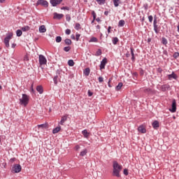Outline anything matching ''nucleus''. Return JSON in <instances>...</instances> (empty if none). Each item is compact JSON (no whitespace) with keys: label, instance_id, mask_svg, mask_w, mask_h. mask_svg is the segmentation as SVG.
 <instances>
[{"label":"nucleus","instance_id":"obj_18","mask_svg":"<svg viewBox=\"0 0 179 179\" xmlns=\"http://www.w3.org/2000/svg\"><path fill=\"white\" fill-rule=\"evenodd\" d=\"M36 91L39 92V94H43V93H44V89L42 85H38L36 87Z\"/></svg>","mask_w":179,"mask_h":179},{"label":"nucleus","instance_id":"obj_61","mask_svg":"<svg viewBox=\"0 0 179 179\" xmlns=\"http://www.w3.org/2000/svg\"><path fill=\"white\" fill-rule=\"evenodd\" d=\"M144 9H145V10H148V4H145V5H144Z\"/></svg>","mask_w":179,"mask_h":179},{"label":"nucleus","instance_id":"obj_47","mask_svg":"<svg viewBox=\"0 0 179 179\" xmlns=\"http://www.w3.org/2000/svg\"><path fill=\"white\" fill-rule=\"evenodd\" d=\"M148 20L150 23H152L153 22V16L152 15H149L148 16Z\"/></svg>","mask_w":179,"mask_h":179},{"label":"nucleus","instance_id":"obj_48","mask_svg":"<svg viewBox=\"0 0 179 179\" xmlns=\"http://www.w3.org/2000/svg\"><path fill=\"white\" fill-rule=\"evenodd\" d=\"M123 174H124V176H128L129 174L128 169H124L123 171Z\"/></svg>","mask_w":179,"mask_h":179},{"label":"nucleus","instance_id":"obj_55","mask_svg":"<svg viewBox=\"0 0 179 179\" xmlns=\"http://www.w3.org/2000/svg\"><path fill=\"white\" fill-rule=\"evenodd\" d=\"M163 54H164V55H166V57H169V52H167V50H164Z\"/></svg>","mask_w":179,"mask_h":179},{"label":"nucleus","instance_id":"obj_57","mask_svg":"<svg viewBox=\"0 0 179 179\" xmlns=\"http://www.w3.org/2000/svg\"><path fill=\"white\" fill-rule=\"evenodd\" d=\"M10 162H11V163H13V162H16V158H11L10 159Z\"/></svg>","mask_w":179,"mask_h":179},{"label":"nucleus","instance_id":"obj_43","mask_svg":"<svg viewBox=\"0 0 179 179\" xmlns=\"http://www.w3.org/2000/svg\"><path fill=\"white\" fill-rule=\"evenodd\" d=\"M31 92H32V93H36V90H34V83H32L31 85Z\"/></svg>","mask_w":179,"mask_h":179},{"label":"nucleus","instance_id":"obj_9","mask_svg":"<svg viewBox=\"0 0 179 179\" xmlns=\"http://www.w3.org/2000/svg\"><path fill=\"white\" fill-rule=\"evenodd\" d=\"M144 93H147V94H156V90L152 88H145L143 90Z\"/></svg>","mask_w":179,"mask_h":179},{"label":"nucleus","instance_id":"obj_41","mask_svg":"<svg viewBox=\"0 0 179 179\" xmlns=\"http://www.w3.org/2000/svg\"><path fill=\"white\" fill-rule=\"evenodd\" d=\"M63 50L65 51V52H69V51H71V46H66Z\"/></svg>","mask_w":179,"mask_h":179},{"label":"nucleus","instance_id":"obj_10","mask_svg":"<svg viewBox=\"0 0 179 179\" xmlns=\"http://www.w3.org/2000/svg\"><path fill=\"white\" fill-rule=\"evenodd\" d=\"M64 0H50V3L52 6H57V5H60Z\"/></svg>","mask_w":179,"mask_h":179},{"label":"nucleus","instance_id":"obj_40","mask_svg":"<svg viewBox=\"0 0 179 179\" xmlns=\"http://www.w3.org/2000/svg\"><path fill=\"white\" fill-rule=\"evenodd\" d=\"M75 29L76 30H80V29H82V27H80V24L76 23L75 26Z\"/></svg>","mask_w":179,"mask_h":179},{"label":"nucleus","instance_id":"obj_17","mask_svg":"<svg viewBox=\"0 0 179 179\" xmlns=\"http://www.w3.org/2000/svg\"><path fill=\"white\" fill-rule=\"evenodd\" d=\"M130 51H131V61H132V62H135V59H135V53H134L135 50L134 49V48L131 47Z\"/></svg>","mask_w":179,"mask_h":179},{"label":"nucleus","instance_id":"obj_24","mask_svg":"<svg viewBox=\"0 0 179 179\" xmlns=\"http://www.w3.org/2000/svg\"><path fill=\"white\" fill-rule=\"evenodd\" d=\"M84 75L85 76H89V75H90V68H86L84 70Z\"/></svg>","mask_w":179,"mask_h":179},{"label":"nucleus","instance_id":"obj_54","mask_svg":"<svg viewBox=\"0 0 179 179\" xmlns=\"http://www.w3.org/2000/svg\"><path fill=\"white\" fill-rule=\"evenodd\" d=\"M92 16H93V19L94 20H96V13L94 11H92Z\"/></svg>","mask_w":179,"mask_h":179},{"label":"nucleus","instance_id":"obj_15","mask_svg":"<svg viewBox=\"0 0 179 179\" xmlns=\"http://www.w3.org/2000/svg\"><path fill=\"white\" fill-rule=\"evenodd\" d=\"M37 127L38 129L41 128V129H48V123L45 122V123L42 124H38Z\"/></svg>","mask_w":179,"mask_h":179},{"label":"nucleus","instance_id":"obj_12","mask_svg":"<svg viewBox=\"0 0 179 179\" xmlns=\"http://www.w3.org/2000/svg\"><path fill=\"white\" fill-rule=\"evenodd\" d=\"M53 19H57V20H61L64 17V14H58L57 13H54Z\"/></svg>","mask_w":179,"mask_h":179},{"label":"nucleus","instance_id":"obj_21","mask_svg":"<svg viewBox=\"0 0 179 179\" xmlns=\"http://www.w3.org/2000/svg\"><path fill=\"white\" fill-rule=\"evenodd\" d=\"M47 31V29H45V25H41L39 27V32L40 33H45Z\"/></svg>","mask_w":179,"mask_h":179},{"label":"nucleus","instance_id":"obj_34","mask_svg":"<svg viewBox=\"0 0 179 179\" xmlns=\"http://www.w3.org/2000/svg\"><path fill=\"white\" fill-rule=\"evenodd\" d=\"M17 37H20L23 34V32L20 29H17L16 31Z\"/></svg>","mask_w":179,"mask_h":179},{"label":"nucleus","instance_id":"obj_53","mask_svg":"<svg viewBox=\"0 0 179 179\" xmlns=\"http://www.w3.org/2000/svg\"><path fill=\"white\" fill-rule=\"evenodd\" d=\"M88 96L89 97H92V96H93V92H92L90 90H88Z\"/></svg>","mask_w":179,"mask_h":179},{"label":"nucleus","instance_id":"obj_29","mask_svg":"<svg viewBox=\"0 0 179 179\" xmlns=\"http://www.w3.org/2000/svg\"><path fill=\"white\" fill-rule=\"evenodd\" d=\"M122 83H119L118 85L116 86L115 89L117 91L121 90V87H122Z\"/></svg>","mask_w":179,"mask_h":179},{"label":"nucleus","instance_id":"obj_4","mask_svg":"<svg viewBox=\"0 0 179 179\" xmlns=\"http://www.w3.org/2000/svg\"><path fill=\"white\" fill-rule=\"evenodd\" d=\"M12 37H13V33L11 32L9 33L4 38V44L7 48H9V41H10Z\"/></svg>","mask_w":179,"mask_h":179},{"label":"nucleus","instance_id":"obj_64","mask_svg":"<svg viewBox=\"0 0 179 179\" xmlns=\"http://www.w3.org/2000/svg\"><path fill=\"white\" fill-rule=\"evenodd\" d=\"M70 10L69 7L66 6L65 10Z\"/></svg>","mask_w":179,"mask_h":179},{"label":"nucleus","instance_id":"obj_62","mask_svg":"<svg viewBox=\"0 0 179 179\" xmlns=\"http://www.w3.org/2000/svg\"><path fill=\"white\" fill-rule=\"evenodd\" d=\"M104 15H105L106 16H108V11H105V12H104Z\"/></svg>","mask_w":179,"mask_h":179},{"label":"nucleus","instance_id":"obj_46","mask_svg":"<svg viewBox=\"0 0 179 179\" xmlns=\"http://www.w3.org/2000/svg\"><path fill=\"white\" fill-rule=\"evenodd\" d=\"M157 72L158 73H162V72H163V69H162V67L157 68Z\"/></svg>","mask_w":179,"mask_h":179},{"label":"nucleus","instance_id":"obj_30","mask_svg":"<svg viewBox=\"0 0 179 179\" xmlns=\"http://www.w3.org/2000/svg\"><path fill=\"white\" fill-rule=\"evenodd\" d=\"M21 30H22L23 31H29V30H30V27L29 26H25L21 28Z\"/></svg>","mask_w":179,"mask_h":179},{"label":"nucleus","instance_id":"obj_27","mask_svg":"<svg viewBox=\"0 0 179 179\" xmlns=\"http://www.w3.org/2000/svg\"><path fill=\"white\" fill-rule=\"evenodd\" d=\"M83 135L85 136V138H89L90 133L87 132V130L85 129L82 131Z\"/></svg>","mask_w":179,"mask_h":179},{"label":"nucleus","instance_id":"obj_6","mask_svg":"<svg viewBox=\"0 0 179 179\" xmlns=\"http://www.w3.org/2000/svg\"><path fill=\"white\" fill-rule=\"evenodd\" d=\"M38 5H41L43 8H48V1L46 0H38L36 6H38Z\"/></svg>","mask_w":179,"mask_h":179},{"label":"nucleus","instance_id":"obj_7","mask_svg":"<svg viewBox=\"0 0 179 179\" xmlns=\"http://www.w3.org/2000/svg\"><path fill=\"white\" fill-rule=\"evenodd\" d=\"M39 64L40 65H47V59L43 55H39Z\"/></svg>","mask_w":179,"mask_h":179},{"label":"nucleus","instance_id":"obj_58","mask_svg":"<svg viewBox=\"0 0 179 179\" xmlns=\"http://www.w3.org/2000/svg\"><path fill=\"white\" fill-rule=\"evenodd\" d=\"M111 80H113V78H109V80H108V86H109V87H111V85H110V82H111Z\"/></svg>","mask_w":179,"mask_h":179},{"label":"nucleus","instance_id":"obj_11","mask_svg":"<svg viewBox=\"0 0 179 179\" xmlns=\"http://www.w3.org/2000/svg\"><path fill=\"white\" fill-rule=\"evenodd\" d=\"M106 64H107V58L104 57L101 62L100 69H104L106 68Z\"/></svg>","mask_w":179,"mask_h":179},{"label":"nucleus","instance_id":"obj_38","mask_svg":"<svg viewBox=\"0 0 179 179\" xmlns=\"http://www.w3.org/2000/svg\"><path fill=\"white\" fill-rule=\"evenodd\" d=\"M56 43H61L62 41V37L61 36H57L55 39Z\"/></svg>","mask_w":179,"mask_h":179},{"label":"nucleus","instance_id":"obj_14","mask_svg":"<svg viewBox=\"0 0 179 179\" xmlns=\"http://www.w3.org/2000/svg\"><path fill=\"white\" fill-rule=\"evenodd\" d=\"M170 89V85L169 84H164L161 86V90L162 92H167Z\"/></svg>","mask_w":179,"mask_h":179},{"label":"nucleus","instance_id":"obj_20","mask_svg":"<svg viewBox=\"0 0 179 179\" xmlns=\"http://www.w3.org/2000/svg\"><path fill=\"white\" fill-rule=\"evenodd\" d=\"M152 127L154 128V129H157V128H159V121L157 120H155L152 124Z\"/></svg>","mask_w":179,"mask_h":179},{"label":"nucleus","instance_id":"obj_45","mask_svg":"<svg viewBox=\"0 0 179 179\" xmlns=\"http://www.w3.org/2000/svg\"><path fill=\"white\" fill-rule=\"evenodd\" d=\"M66 20L67 22H71V15L66 14Z\"/></svg>","mask_w":179,"mask_h":179},{"label":"nucleus","instance_id":"obj_8","mask_svg":"<svg viewBox=\"0 0 179 179\" xmlns=\"http://www.w3.org/2000/svg\"><path fill=\"white\" fill-rule=\"evenodd\" d=\"M171 113H176L177 111V102H176V99L172 101L171 109H169Z\"/></svg>","mask_w":179,"mask_h":179},{"label":"nucleus","instance_id":"obj_44","mask_svg":"<svg viewBox=\"0 0 179 179\" xmlns=\"http://www.w3.org/2000/svg\"><path fill=\"white\" fill-rule=\"evenodd\" d=\"M62 73V70L58 69L56 71V75H57V76H59Z\"/></svg>","mask_w":179,"mask_h":179},{"label":"nucleus","instance_id":"obj_19","mask_svg":"<svg viewBox=\"0 0 179 179\" xmlns=\"http://www.w3.org/2000/svg\"><path fill=\"white\" fill-rule=\"evenodd\" d=\"M66 120H68V116H66V115L62 116L60 122H59V125H64V124L65 121H66Z\"/></svg>","mask_w":179,"mask_h":179},{"label":"nucleus","instance_id":"obj_56","mask_svg":"<svg viewBox=\"0 0 179 179\" xmlns=\"http://www.w3.org/2000/svg\"><path fill=\"white\" fill-rule=\"evenodd\" d=\"M76 150H79L80 149V146L79 145H76L75 147Z\"/></svg>","mask_w":179,"mask_h":179},{"label":"nucleus","instance_id":"obj_13","mask_svg":"<svg viewBox=\"0 0 179 179\" xmlns=\"http://www.w3.org/2000/svg\"><path fill=\"white\" fill-rule=\"evenodd\" d=\"M138 132H141V134H146V129L143 124H141L138 127Z\"/></svg>","mask_w":179,"mask_h":179},{"label":"nucleus","instance_id":"obj_32","mask_svg":"<svg viewBox=\"0 0 179 179\" xmlns=\"http://www.w3.org/2000/svg\"><path fill=\"white\" fill-rule=\"evenodd\" d=\"M113 4L115 6V8L120 6V3H119L120 0H113Z\"/></svg>","mask_w":179,"mask_h":179},{"label":"nucleus","instance_id":"obj_28","mask_svg":"<svg viewBox=\"0 0 179 179\" xmlns=\"http://www.w3.org/2000/svg\"><path fill=\"white\" fill-rule=\"evenodd\" d=\"M58 79H59V76H58V75H56L53 78V82H54L55 85H58Z\"/></svg>","mask_w":179,"mask_h":179},{"label":"nucleus","instance_id":"obj_23","mask_svg":"<svg viewBox=\"0 0 179 179\" xmlns=\"http://www.w3.org/2000/svg\"><path fill=\"white\" fill-rule=\"evenodd\" d=\"M61 131V127L58 126L52 130V134H58Z\"/></svg>","mask_w":179,"mask_h":179},{"label":"nucleus","instance_id":"obj_51","mask_svg":"<svg viewBox=\"0 0 179 179\" xmlns=\"http://www.w3.org/2000/svg\"><path fill=\"white\" fill-rule=\"evenodd\" d=\"M65 33L66 34H67V36H69V34H71V29H66Z\"/></svg>","mask_w":179,"mask_h":179},{"label":"nucleus","instance_id":"obj_1","mask_svg":"<svg viewBox=\"0 0 179 179\" xmlns=\"http://www.w3.org/2000/svg\"><path fill=\"white\" fill-rule=\"evenodd\" d=\"M122 170V165L118 164V162L117 161H113V176L114 177H117L118 178H120V177H121V175H120V173H121Z\"/></svg>","mask_w":179,"mask_h":179},{"label":"nucleus","instance_id":"obj_26","mask_svg":"<svg viewBox=\"0 0 179 179\" xmlns=\"http://www.w3.org/2000/svg\"><path fill=\"white\" fill-rule=\"evenodd\" d=\"M125 24V21L124 20H121L119 21V23H118V27H124Z\"/></svg>","mask_w":179,"mask_h":179},{"label":"nucleus","instance_id":"obj_35","mask_svg":"<svg viewBox=\"0 0 179 179\" xmlns=\"http://www.w3.org/2000/svg\"><path fill=\"white\" fill-rule=\"evenodd\" d=\"M68 65L69 66H73L75 65V62L72 59H70L68 61Z\"/></svg>","mask_w":179,"mask_h":179},{"label":"nucleus","instance_id":"obj_50","mask_svg":"<svg viewBox=\"0 0 179 179\" xmlns=\"http://www.w3.org/2000/svg\"><path fill=\"white\" fill-rule=\"evenodd\" d=\"M98 80L100 83L104 82V78H103V77H99Z\"/></svg>","mask_w":179,"mask_h":179},{"label":"nucleus","instance_id":"obj_16","mask_svg":"<svg viewBox=\"0 0 179 179\" xmlns=\"http://www.w3.org/2000/svg\"><path fill=\"white\" fill-rule=\"evenodd\" d=\"M178 76H177V74L174 73V71L172 72L171 74L168 75V79L169 80H171L172 79H177Z\"/></svg>","mask_w":179,"mask_h":179},{"label":"nucleus","instance_id":"obj_5","mask_svg":"<svg viewBox=\"0 0 179 179\" xmlns=\"http://www.w3.org/2000/svg\"><path fill=\"white\" fill-rule=\"evenodd\" d=\"M153 27L154 31H155L156 34H159L160 29H159V26L157 25V17L156 15L154 16Z\"/></svg>","mask_w":179,"mask_h":179},{"label":"nucleus","instance_id":"obj_63","mask_svg":"<svg viewBox=\"0 0 179 179\" xmlns=\"http://www.w3.org/2000/svg\"><path fill=\"white\" fill-rule=\"evenodd\" d=\"M71 37L72 40H75V38H75V35H73H73H71Z\"/></svg>","mask_w":179,"mask_h":179},{"label":"nucleus","instance_id":"obj_37","mask_svg":"<svg viewBox=\"0 0 179 179\" xmlns=\"http://www.w3.org/2000/svg\"><path fill=\"white\" fill-rule=\"evenodd\" d=\"M97 41H98V40H97V38H96V37H92L90 40V43H97Z\"/></svg>","mask_w":179,"mask_h":179},{"label":"nucleus","instance_id":"obj_52","mask_svg":"<svg viewBox=\"0 0 179 179\" xmlns=\"http://www.w3.org/2000/svg\"><path fill=\"white\" fill-rule=\"evenodd\" d=\"M24 61H29V55H26L24 57Z\"/></svg>","mask_w":179,"mask_h":179},{"label":"nucleus","instance_id":"obj_31","mask_svg":"<svg viewBox=\"0 0 179 179\" xmlns=\"http://www.w3.org/2000/svg\"><path fill=\"white\" fill-rule=\"evenodd\" d=\"M167 39L165 38V37H162V43L164 45H167Z\"/></svg>","mask_w":179,"mask_h":179},{"label":"nucleus","instance_id":"obj_3","mask_svg":"<svg viewBox=\"0 0 179 179\" xmlns=\"http://www.w3.org/2000/svg\"><path fill=\"white\" fill-rule=\"evenodd\" d=\"M22 171V166L20 164H14L11 169V173H13L14 174L16 173H20Z\"/></svg>","mask_w":179,"mask_h":179},{"label":"nucleus","instance_id":"obj_22","mask_svg":"<svg viewBox=\"0 0 179 179\" xmlns=\"http://www.w3.org/2000/svg\"><path fill=\"white\" fill-rule=\"evenodd\" d=\"M64 43H65L66 45H72V40H71L69 38H66L64 40Z\"/></svg>","mask_w":179,"mask_h":179},{"label":"nucleus","instance_id":"obj_49","mask_svg":"<svg viewBox=\"0 0 179 179\" xmlns=\"http://www.w3.org/2000/svg\"><path fill=\"white\" fill-rule=\"evenodd\" d=\"M80 37V34H76V41H79V38Z\"/></svg>","mask_w":179,"mask_h":179},{"label":"nucleus","instance_id":"obj_39","mask_svg":"<svg viewBox=\"0 0 179 179\" xmlns=\"http://www.w3.org/2000/svg\"><path fill=\"white\" fill-rule=\"evenodd\" d=\"M173 57L175 59H177V58L179 57V52H175L173 55Z\"/></svg>","mask_w":179,"mask_h":179},{"label":"nucleus","instance_id":"obj_59","mask_svg":"<svg viewBox=\"0 0 179 179\" xmlns=\"http://www.w3.org/2000/svg\"><path fill=\"white\" fill-rule=\"evenodd\" d=\"M108 34L111 33V27L110 26L108 27Z\"/></svg>","mask_w":179,"mask_h":179},{"label":"nucleus","instance_id":"obj_33","mask_svg":"<svg viewBox=\"0 0 179 179\" xmlns=\"http://www.w3.org/2000/svg\"><path fill=\"white\" fill-rule=\"evenodd\" d=\"M96 1L99 5H104L106 3V0H96Z\"/></svg>","mask_w":179,"mask_h":179},{"label":"nucleus","instance_id":"obj_25","mask_svg":"<svg viewBox=\"0 0 179 179\" xmlns=\"http://www.w3.org/2000/svg\"><path fill=\"white\" fill-rule=\"evenodd\" d=\"M86 155H87V149H84L80 153V156H81L82 157H83V156H86Z\"/></svg>","mask_w":179,"mask_h":179},{"label":"nucleus","instance_id":"obj_60","mask_svg":"<svg viewBox=\"0 0 179 179\" xmlns=\"http://www.w3.org/2000/svg\"><path fill=\"white\" fill-rule=\"evenodd\" d=\"M126 57H127V58H129V57H131V55L129 54V52H127L126 53Z\"/></svg>","mask_w":179,"mask_h":179},{"label":"nucleus","instance_id":"obj_2","mask_svg":"<svg viewBox=\"0 0 179 179\" xmlns=\"http://www.w3.org/2000/svg\"><path fill=\"white\" fill-rule=\"evenodd\" d=\"M20 104L21 106H27L29 104V96L26 94H22V98L20 99Z\"/></svg>","mask_w":179,"mask_h":179},{"label":"nucleus","instance_id":"obj_36","mask_svg":"<svg viewBox=\"0 0 179 179\" xmlns=\"http://www.w3.org/2000/svg\"><path fill=\"white\" fill-rule=\"evenodd\" d=\"M102 52H101V49H99L96 52V57H100V55H101Z\"/></svg>","mask_w":179,"mask_h":179},{"label":"nucleus","instance_id":"obj_42","mask_svg":"<svg viewBox=\"0 0 179 179\" xmlns=\"http://www.w3.org/2000/svg\"><path fill=\"white\" fill-rule=\"evenodd\" d=\"M118 41H119L118 38L115 37L113 39V44H114L115 45V44H117V43H118Z\"/></svg>","mask_w":179,"mask_h":179}]
</instances>
